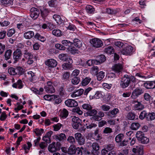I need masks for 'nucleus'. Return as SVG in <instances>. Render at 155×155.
<instances>
[{
    "instance_id": "obj_29",
    "label": "nucleus",
    "mask_w": 155,
    "mask_h": 155,
    "mask_svg": "<svg viewBox=\"0 0 155 155\" xmlns=\"http://www.w3.org/2000/svg\"><path fill=\"white\" fill-rule=\"evenodd\" d=\"M73 43L74 45L78 48H81L82 45V41L77 38L74 39V40Z\"/></svg>"
},
{
    "instance_id": "obj_17",
    "label": "nucleus",
    "mask_w": 155,
    "mask_h": 155,
    "mask_svg": "<svg viewBox=\"0 0 155 155\" xmlns=\"http://www.w3.org/2000/svg\"><path fill=\"white\" fill-rule=\"evenodd\" d=\"M84 91V90L81 89L75 91L71 94V96L73 98L80 96L83 93Z\"/></svg>"
},
{
    "instance_id": "obj_58",
    "label": "nucleus",
    "mask_w": 155,
    "mask_h": 155,
    "mask_svg": "<svg viewBox=\"0 0 155 155\" xmlns=\"http://www.w3.org/2000/svg\"><path fill=\"white\" fill-rule=\"evenodd\" d=\"M147 114L145 111L143 110L141 112L139 118L141 120H143L145 117L147 118Z\"/></svg>"
},
{
    "instance_id": "obj_28",
    "label": "nucleus",
    "mask_w": 155,
    "mask_h": 155,
    "mask_svg": "<svg viewBox=\"0 0 155 155\" xmlns=\"http://www.w3.org/2000/svg\"><path fill=\"white\" fill-rule=\"evenodd\" d=\"M124 138V135L122 134H120L115 137V140L117 143H121Z\"/></svg>"
},
{
    "instance_id": "obj_64",
    "label": "nucleus",
    "mask_w": 155,
    "mask_h": 155,
    "mask_svg": "<svg viewBox=\"0 0 155 155\" xmlns=\"http://www.w3.org/2000/svg\"><path fill=\"white\" fill-rule=\"evenodd\" d=\"M90 119L96 121H99L101 120V118L99 117L98 115H94L90 118Z\"/></svg>"
},
{
    "instance_id": "obj_43",
    "label": "nucleus",
    "mask_w": 155,
    "mask_h": 155,
    "mask_svg": "<svg viewBox=\"0 0 155 155\" xmlns=\"http://www.w3.org/2000/svg\"><path fill=\"white\" fill-rule=\"evenodd\" d=\"M136 115L135 114L132 112H129L127 114V118L128 120H133L134 119Z\"/></svg>"
},
{
    "instance_id": "obj_30",
    "label": "nucleus",
    "mask_w": 155,
    "mask_h": 155,
    "mask_svg": "<svg viewBox=\"0 0 155 155\" xmlns=\"http://www.w3.org/2000/svg\"><path fill=\"white\" fill-rule=\"evenodd\" d=\"M119 10H120L118 9L107 8L106 9V12L109 14L114 15L119 12Z\"/></svg>"
},
{
    "instance_id": "obj_59",
    "label": "nucleus",
    "mask_w": 155,
    "mask_h": 155,
    "mask_svg": "<svg viewBox=\"0 0 155 155\" xmlns=\"http://www.w3.org/2000/svg\"><path fill=\"white\" fill-rule=\"evenodd\" d=\"M149 139L144 136L142 138L140 142L142 143L145 144L149 142Z\"/></svg>"
},
{
    "instance_id": "obj_33",
    "label": "nucleus",
    "mask_w": 155,
    "mask_h": 155,
    "mask_svg": "<svg viewBox=\"0 0 155 155\" xmlns=\"http://www.w3.org/2000/svg\"><path fill=\"white\" fill-rule=\"evenodd\" d=\"M144 136V133L141 131H139L137 132L136 134V137L139 141L141 140L142 138Z\"/></svg>"
},
{
    "instance_id": "obj_45",
    "label": "nucleus",
    "mask_w": 155,
    "mask_h": 155,
    "mask_svg": "<svg viewBox=\"0 0 155 155\" xmlns=\"http://www.w3.org/2000/svg\"><path fill=\"white\" fill-rule=\"evenodd\" d=\"M16 74H18L19 75L23 74L24 72V71L23 68L21 67H16Z\"/></svg>"
},
{
    "instance_id": "obj_31",
    "label": "nucleus",
    "mask_w": 155,
    "mask_h": 155,
    "mask_svg": "<svg viewBox=\"0 0 155 155\" xmlns=\"http://www.w3.org/2000/svg\"><path fill=\"white\" fill-rule=\"evenodd\" d=\"M97 110L95 109L90 110L86 113L85 114L87 116H89L92 117L93 116L97 114Z\"/></svg>"
},
{
    "instance_id": "obj_56",
    "label": "nucleus",
    "mask_w": 155,
    "mask_h": 155,
    "mask_svg": "<svg viewBox=\"0 0 155 155\" xmlns=\"http://www.w3.org/2000/svg\"><path fill=\"white\" fill-rule=\"evenodd\" d=\"M82 107L84 109L87 111L92 109V106L89 104H84L82 105Z\"/></svg>"
},
{
    "instance_id": "obj_19",
    "label": "nucleus",
    "mask_w": 155,
    "mask_h": 155,
    "mask_svg": "<svg viewBox=\"0 0 155 155\" xmlns=\"http://www.w3.org/2000/svg\"><path fill=\"white\" fill-rule=\"evenodd\" d=\"M12 53V50H11L9 49L6 51L4 54L5 59L7 61L8 60V61L9 63H11V61L9 60L11 58Z\"/></svg>"
},
{
    "instance_id": "obj_20",
    "label": "nucleus",
    "mask_w": 155,
    "mask_h": 155,
    "mask_svg": "<svg viewBox=\"0 0 155 155\" xmlns=\"http://www.w3.org/2000/svg\"><path fill=\"white\" fill-rule=\"evenodd\" d=\"M23 52L25 58L27 60L29 59H33V56L32 53L28 52L26 49H25Z\"/></svg>"
},
{
    "instance_id": "obj_25",
    "label": "nucleus",
    "mask_w": 155,
    "mask_h": 155,
    "mask_svg": "<svg viewBox=\"0 0 155 155\" xmlns=\"http://www.w3.org/2000/svg\"><path fill=\"white\" fill-rule=\"evenodd\" d=\"M53 18L58 24L60 25L63 22V20L59 15L55 14L53 15Z\"/></svg>"
},
{
    "instance_id": "obj_47",
    "label": "nucleus",
    "mask_w": 155,
    "mask_h": 155,
    "mask_svg": "<svg viewBox=\"0 0 155 155\" xmlns=\"http://www.w3.org/2000/svg\"><path fill=\"white\" fill-rule=\"evenodd\" d=\"M44 130L42 129H39L38 128L35 129L34 130V132L37 136L41 135L43 133Z\"/></svg>"
},
{
    "instance_id": "obj_46",
    "label": "nucleus",
    "mask_w": 155,
    "mask_h": 155,
    "mask_svg": "<svg viewBox=\"0 0 155 155\" xmlns=\"http://www.w3.org/2000/svg\"><path fill=\"white\" fill-rule=\"evenodd\" d=\"M62 68L64 70L71 69L72 68V65L71 64L64 63L62 65Z\"/></svg>"
},
{
    "instance_id": "obj_62",
    "label": "nucleus",
    "mask_w": 155,
    "mask_h": 155,
    "mask_svg": "<svg viewBox=\"0 0 155 155\" xmlns=\"http://www.w3.org/2000/svg\"><path fill=\"white\" fill-rule=\"evenodd\" d=\"M72 123H81V120L78 117H76L75 116L73 117L72 119Z\"/></svg>"
},
{
    "instance_id": "obj_36",
    "label": "nucleus",
    "mask_w": 155,
    "mask_h": 155,
    "mask_svg": "<svg viewBox=\"0 0 155 155\" xmlns=\"http://www.w3.org/2000/svg\"><path fill=\"white\" fill-rule=\"evenodd\" d=\"M91 79L89 77H86L82 80L81 84L83 86H86L90 82Z\"/></svg>"
},
{
    "instance_id": "obj_9",
    "label": "nucleus",
    "mask_w": 155,
    "mask_h": 155,
    "mask_svg": "<svg viewBox=\"0 0 155 155\" xmlns=\"http://www.w3.org/2000/svg\"><path fill=\"white\" fill-rule=\"evenodd\" d=\"M30 16L34 19L38 18L40 14L39 10L35 8H31L30 10Z\"/></svg>"
},
{
    "instance_id": "obj_41",
    "label": "nucleus",
    "mask_w": 155,
    "mask_h": 155,
    "mask_svg": "<svg viewBox=\"0 0 155 155\" xmlns=\"http://www.w3.org/2000/svg\"><path fill=\"white\" fill-rule=\"evenodd\" d=\"M67 141L71 144V145H74L76 143V141L74 138L71 136H69L67 139Z\"/></svg>"
},
{
    "instance_id": "obj_24",
    "label": "nucleus",
    "mask_w": 155,
    "mask_h": 155,
    "mask_svg": "<svg viewBox=\"0 0 155 155\" xmlns=\"http://www.w3.org/2000/svg\"><path fill=\"white\" fill-rule=\"evenodd\" d=\"M122 65L120 64H115L112 67V70L118 72H120L122 70Z\"/></svg>"
},
{
    "instance_id": "obj_12",
    "label": "nucleus",
    "mask_w": 155,
    "mask_h": 155,
    "mask_svg": "<svg viewBox=\"0 0 155 155\" xmlns=\"http://www.w3.org/2000/svg\"><path fill=\"white\" fill-rule=\"evenodd\" d=\"M64 103L66 105L70 107H75L78 104L77 101L71 99H68L66 100Z\"/></svg>"
},
{
    "instance_id": "obj_52",
    "label": "nucleus",
    "mask_w": 155,
    "mask_h": 155,
    "mask_svg": "<svg viewBox=\"0 0 155 155\" xmlns=\"http://www.w3.org/2000/svg\"><path fill=\"white\" fill-rule=\"evenodd\" d=\"M15 32V30L14 28L9 29L7 31V35L8 37H11Z\"/></svg>"
},
{
    "instance_id": "obj_16",
    "label": "nucleus",
    "mask_w": 155,
    "mask_h": 155,
    "mask_svg": "<svg viewBox=\"0 0 155 155\" xmlns=\"http://www.w3.org/2000/svg\"><path fill=\"white\" fill-rule=\"evenodd\" d=\"M97 62L96 60H89L87 61L86 62H83L81 61V64L83 66H85L87 64L89 66H91L94 64H97Z\"/></svg>"
},
{
    "instance_id": "obj_42",
    "label": "nucleus",
    "mask_w": 155,
    "mask_h": 155,
    "mask_svg": "<svg viewBox=\"0 0 155 155\" xmlns=\"http://www.w3.org/2000/svg\"><path fill=\"white\" fill-rule=\"evenodd\" d=\"M85 9L86 12L89 14H91L94 12V8L91 5H88L86 6Z\"/></svg>"
},
{
    "instance_id": "obj_49",
    "label": "nucleus",
    "mask_w": 155,
    "mask_h": 155,
    "mask_svg": "<svg viewBox=\"0 0 155 155\" xmlns=\"http://www.w3.org/2000/svg\"><path fill=\"white\" fill-rule=\"evenodd\" d=\"M59 58L61 60L64 61H67L68 59L67 55L64 54H60L59 55Z\"/></svg>"
},
{
    "instance_id": "obj_32",
    "label": "nucleus",
    "mask_w": 155,
    "mask_h": 155,
    "mask_svg": "<svg viewBox=\"0 0 155 155\" xmlns=\"http://www.w3.org/2000/svg\"><path fill=\"white\" fill-rule=\"evenodd\" d=\"M68 115V111L65 109L64 108L61 111L60 116L62 118H66Z\"/></svg>"
},
{
    "instance_id": "obj_7",
    "label": "nucleus",
    "mask_w": 155,
    "mask_h": 155,
    "mask_svg": "<svg viewBox=\"0 0 155 155\" xmlns=\"http://www.w3.org/2000/svg\"><path fill=\"white\" fill-rule=\"evenodd\" d=\"M90 42L93 46L98 48L101 47L103 45V42L100 39L97 38H94L92 39Z\"/></svg>"
},
{
    "instance_id": "obj_23",
    "label": "nucleus",
    "mask_w": 155,
    "mask_h": 155,
    "mask_svg": "<svg viewBox=\"0 0 155 155\" xmlns=\"http://www.w3.org/2000/svg\"><path fill=\"white\" fill-rule=\"evenodd\" d=\"M23 86L21 80H18L16 82L12 84V87L14 88L20 89L22 88Z\"/></svg>"
},
{
    "instance_id": "obj_2",
    "label": "nucleus",
    "mask_w": 155,
    "mask_h": 155,
    "mask_svg": "<svg viewBox=\"0 0 155 155\" xmlns=\"http://www.w3.org/2000/svg\"><path fill=\"white\" fill-rule=\"evenodd\" d=\"M61 147V144L60 142H57L56 144L55 142H54L49 145L48 149L50 152H54L60 150Z\"/></svg>"
},
{
    "instance_id": "obj_40",
    "label": "nucleus",
    "mask_w": 155,
    "mask_h": 155,
    "mask_svg": "<svg viewBox=\"0 0 155 155\" xmlns=\"http://www.w3.org/2000/svg\"><path fill=\"white\" fill-rule=\"evenodd\" d=\"M70 76V73L67 72H64L62 76L61 79L64 81H66L68 80Z\"/></svg>"
},
{
    "instance_id": "obj_39",
    "label": "nucleus",
    "mask_w": 155,
    "mask_h": 155,
    "mask_svg": "<svg viewBox=\"0 0 155 155\" xmlns=\"http://www.w3.org/2000/svg\"><path fill=\"white\" fill-rule=\"evenodd\" d=\"M104 52L108 54H110L114 53V49L112 46H109L104 49Z\"/></svg>"
},
{
    "instance_id": "obj_3",
    "label": "nucleus",
    "mask_w": 155,
    "mask_h": 155,
    "mask_svg": "<svg viewBox=\"0 0 155 155\" xmlns=\"http://www.w3.org/2000/svg\"><path fill=\"white\" fill-rule=\"evenodd\" d=\"M143 93L144 91L140 87H137L132 91L131 97L132 99H135Z\"/></svg>"
},
{
    "instance_id": "obj_13",
    "label": "nucleus",
    "mask_w": 155,
    "mask_h": 155,
    "mask_svg": "<svg viewBox=\"0 0 155 155\" xmlns=\"http://www.w3.org/2000/svg\"><path fill=\"white\" fill-rule=\"evenodd\" d=\"M143 86L148 89H154L155 88V80L147 81L144 83Z\"/></svg>"
},
{
    "instance_id": "obj_55",
    "label": "nucleus",
    "mask_w": 155,
    "mask_h": 155,
    "mask_svg": "<svg viewBox=\"0 0 155 155\" xmlns=\"http://www.w3.org/2000/svg\"><path fill=\"white\" fill-rule=\"evenodd\" d=\"M68 51L72 54H75L78 53V50L74 47H70L68 48Z\"/></svg>"
},
{
    "instance_id": "obj_54",
    "label": "nucleus",
    "mask_w": 155,
    "mask_h": 155,
    "mask_svg": "<svg viewBox=\"0 0 155 155\" xmlns=\"http://www.w3.org/2000/svg\"><path fill=\"white\" fill-rule=\"evenodd\" d=\"M16 68L11 67L8 69V72L12 75H14L16 74Z\"/></svg>"
},
{
    "instance_id": "obj_34",
    "label": "nucleus",
    "mask_w": 155,
    "mask_h": 155,
    "mask_svg": "<svg viewBox=\"0 0 155 155\" xmlns=\"http://www.w3.org/2000/svg\"><path fill=\"white\" fill-rule=\"evenodd\" d=\"M52 34L57 37H60L62 36L61 31L59 29H55L52 31Z\"/></svg>"
},
{
    "instance_id": "obj_61",
    "label": "nucleus",
    "mask_w": 155,
    "mask_h": 155,
    "mask_svg": "<svg viewBox=\"0 0 155 155\" xmlns=\"http://www.w3.org/2000/svg\"><path fill=\"white\" fill-rule=\"evenodd\" d=\"M66 87L67 91L69 92L73 91L75 88V87L72 85H69L67 86Z\"/></svg>"
},
{
    "instance_id": "obj_37",
    "label": "nucleus",
    "mask_w": 155,
    "mask_h": 155,
    "mask_svg": "<svg viewBox=\"0 0 155 155\" xmlns=\"http://www.w3.org/2000/svg\"><path fill=\"white\" fill-rule=\"evenodd\" d=\"M140 125L138 123H133L130 126V128L133 130H137L140 127Z\"/></svg>"
},
{
    "instance_id": "obj_8",
    "label": "nucleus",
    "mask_w": 155,
    "mask_h": 155,
    "mask_svg": "<svg viewBox=\"0 0 155 155\" xmlns=\"http://www.w3.org/2000/svg\"><path fill=\"white\" fill-rule=\"evenodd\" d=\"M13 58L14 63H16L21 59L22 55L21 51L19 49H17L13 52Z\"/></svg>"
},
{
    "instance_id": "obj_53",
    "label": "nucleus",
    "mask_w": 155,
    "mask_h": 155,
    "mask_svg": "<svg viewBox=\"0 0 155 155\" xmlns=\"http://www.w3.org/2000/svg\"><path fill=\"white\" fill-rule=\"evenodd\" d=\"M58 92L60 96L61 97L64 96L65 95V90L64 89V87L61 86L60 87L58 90Z\"/></svg>"
},
{
    "instance_id": "obj_38",
    "label": "nucleus",
    "mask_w": 155,
    "mask_h": 155,
    "mask_svg": "<svg viewBox=\"0 0 155 155\" xmlns=\"http://www.w3.org/2000/svg\"><path fill=\"white\" fill-rule=\"evenodd\" d=\"M56 97V95H46L44 96V98L45 100L51 101Z\"/></svg>"
},
{
    "instance_id": "obj_60",
    "label": "nucleus",
    "mask_w": 155,
    "mask_h": 155,
    "mask_svg": "<svg viewBox=\"0 0 155 155\" xmlns=\"http://www.w3.org/2000/svg\"><path fill=\"white\" fill-rule=\"evenodd\" d=\"M28 74L29 77V80L31 81H33V77L35 75V73L32 71H29L28 72Z\"/></svg>"
},
{
    "instance_id": "obj_10",
    "label": "nucleus",
    "mask_w": 155,
    "mask_h": 155,
    "mask_svg": "<svg viewBox=\"0 0 155 155\" xmlns=\"http://www.w3.org/2000/svg\"><path fill=\"white\" fill-rule=\"evenodd\" d=\"M45 91L48 93H53L55 92V89L52 85V83L50 81L47 83V85L44 87Z\"/></svg>"
},
{
    "instance_id": "obj_14",
    "label": "nucleus",
    "mask_w": 155,
    "mask_h": 155,
    "mask_svg": "<svg viewBox=\"0 0 155 155\" xmlns=\"http://www.w3.org/2000/svg\"><path fill=\"white\" fill-rule=\"evenodd\" d=\"M46 65L49 67L54 68L56 66L57 64V61L53 59H49L45 61Z\"/></svg>"
},
{
    "instance_id": "obj_18",
    "label": "nucleus",
    "mask_w": 155,
    "mask_h": 155,
    "mask_svg": "<svg viewBox=\"0 0 155 155\" xmlns=\"http://www.w3.org/2000/svg\"><path fill=\"white\" fill-rule=\"evenodd\" d=\"M34 35V33L31 31H27L25 32L23 34L24 37L27 39H30Z\"/></svg>"
},
{
    "instance_id": "obj_15",
    "label": "nucleus",
    "mask_w": 155,
    "mask_h": 155,
    "mask_svg": "<svg viewBox=\"0 0 155 155\" xmlns=\"http://www.w3.org/2000/svg\"><path fill=\"white\" fill-rule=\"evenodd\" d=\"M92 150H91L92 153L94 155H98L99 152L98 150L100 149V147L98 144L96 143H94L92 145Z\"/></svg>"
},
{
    "instance_id": "obj_63",
    "label": "nucleus",
    "mask_w": 155,
    "mask_h": 155,
    "mask_svg": "<svg viewBox=\"0 0 155 155\" xmlns=\"http://www.w3.org/2000/svg\"><path fill=\"white\" fill-rule=\"evenodd\" d=\"M55 46L56 48L60 50H64L65 49V48L64 46L60 44H56Z\"/></svg>"
},
{
    "instance_id": "obj_1",
    "label": "nucleus",
    "mask_w": 155,
    "mask_h": 155,
    "mask_svg": "<svg viewBox=\"0 0 155 155\" xmlns=\"http://www.w3.org/2000/svg\"><path fill=\"white\" fill-rule=\"evenodd\" d=\"M136 79L134 76L130 77L127 75H125L122 78L120 83V87L122 88H125L129 86L131 81L134 83Z\"/></svg>"
},
{
    "instance_id": "obj_50",
    "label": "nucleus",
    "mask_w": 155,
    "mask_h": 155,
    "mask_svg": "<svg viewBox=\"0 0 155 155\" xmlns=\"http://www.w3.org/2000/svg\"><path fill=\"white\" fill-rule=\"evenodd\" d=\"M80 81V78L78 77H75L71 80L72 83L74 85L78 84Z\"/></svg>"
},
{
    "instance_id": "obj_21",
    "label": "nucleus",
    "mask_w": 155,
    "mask_h": 155,
    "mask_svg": "<svg viewBox=\"0 0 155 155\" xmlns=\"http://www.w3.org/2000/svg\"><path fill=\"white\" fill-rule=\"evenodd\" d=\"M13 0H0L1 5L5 6L7 7L12 5Z\"/></svg>"
},
{
    "instance_id": "obj_22",
    "label": "nucleus",
    "mask_w": 155,
    "mask_h": 155,
    "mask_svg": "<svg viewBox=\"0 0 155 155\" xmlns=\"http://www.w3.org/2000/svg\"><path fill=\"white\" fill-rule=\"evenodd\" d=\"M77 148L74 145H71L68 150V153L70 155H73L76 152Z\"/></svg>"
},
{
    "instance_id": "obj_57",
    "label": "nucleus",
    "mask_w": 155,
    "mask_h": 155,
    "mask_svg": "<svg viewBox=\"0 0 155 155\" xmlns=\"http://www.w3.org/2000/svg\"><path fill=\"white\" fill-rule=\"evenodd\" d=\"M62 45L66 46H70L71 45L72 43L69 41L67 40H63L61 41Z\"/></svg>"
},
{
    "instance_id": "obj_51",
    "label": "nucleus",
    "mask_w": 155,
    "mask_h": 155,
    "mask_svg": "<svg viewBox=\"0 0 155 155\" xmlns=\"http://www.w3.org/2000/svg\"><path fill=\"white\" fill-rule=\"evenodd\" d=\"M101 109L104 111H107L110 109V107L108 105L103 104L100 107Z\"/></svg>"
},
{
    "instance_id": "obj_11",
    "label": "nucleus",
    "mask_w": 155,
    "mask_h": 155,
    "mask_svg": "<svg viewBox=\"0 0 155 155\" xmlns=\"http://www.w3.org/2000/svg\"><path fill=\"white\" fill-rule=\"evenodd\" d=\"M132 103H135L134 106V109L135 110H141L144 108V106L141 102L137 101H133Z\"/></svg>"
},
{
    "instance_id": "obj_35",
    "label": "nucleus",
    "mask_w": 155,
    "mask_h": 155,
    "mask_svg": "<svg viewBox=\"0 0 155 155\" xmlns=\"http://www.w3.org/2000/svg\"><path fill=\"white\" fill-rule=\"evenodd\" d=\"M155 119V113L154 112L149 113L147 114V119L148 120H153Z\"/></svg>"
},
{
    "instance_id": "obj_26",
    "label": "nucleus",
    "mask_w": 155,
    "mask_h": 155,
    "mask_svg": "<svg viewBox=\"0 0 155 155\" xmlns=\"http://www.w3.org/2000/svg\"><path fill=\"white\" fill-rule=\"evenodd\" d=\"M54 138L57 140L61 141L65 140L66 139V137L64 134L61 133L60 134L54 135Z\"/></svg>"
},
{
    "instance_id": "obj_44",
    "label": "nucleus",
    "mask_w": 155,
    "mask_h": 155,
    "mask_svg": "<svg viewBox=\"0 0 155 155\" xmlns=\"http://www.w3.org/2000/svg\"><path fill=\"white\" fill-rule=\"evenodd\" d=\"M104 72L103 71H100L97 74V79L99 81H101L104 77Z\"/></svg>"
},
{
    "instance_id": "obj_6",
    "label": "nucleus",
    "mask_w": 155,
    "mask_h": 155,
    "mask_svg": "<svg viewBox=\"0 0 155 155\" xmlns=\"http://www.w3.org/2000/svg\"><path fill=\"white\" fill-rule=\"evenodd\" d=\"M119 110L117 108H114L112 110L105 113V114L109 119L115 117L117 114L119 113Z\"/></svg>"
},
{
    "instance_id": "obj_48",
    "label": "nucleus",
    "mask_w": 155,
    "mask_h": 155,
    "mask_svg": "<svg viewBox=\"0 0 155 155\" xmlns=\"http://www.w3.org/2000/svg\"><path fill=\"white\" fill-rule=\"evenodd\" d=\"M130 140V138H129L128 139H124L123 141L120 143V146L122 147L126 146L129 142V140Z\"/></svg>"
},
{
    "instance_id": "obj_27",
    "label": "nucleus",
    "mask_w": 155,
    "mask_h": 155,
    "mask_svg": "<svg viewBox=\"0 0 155 155\" xmlns=\"http://www.w3.org/2000/svg\"><path fill=\"white\" fill-rule=\"evenodd\" d=\"M96 60L97 62V64L102 63L106 60V57L104 55H101L97 57Z\"/></svg>"
},
{
    "instance_id": "obj_4",
    "label": "nucleus",
    "mask_w": 155,
    "mask_h": 155,
    "mask_svg": "<svg viewBox=\"0 0 155 155\" xmlns=\"http://www.w3.org/2000/svg\"><path fill=\"white\" fill-rule=\"evenodd\" d=\"M74 137L80 145H84L85 142V139L81 134L80 133H77L74 134Z\"/></svg>"
},
{
    "instance_id": "obj_5",
    "label": "nucleus",
    "mask_w": 155,
    "mask_h": 155,
    "mask_svg": "<svg viewBox=\"0 0 155 155\" xmlns=\"http://www.w3.org/2000/svg\"><path fill=\"white\" fill-rule=\"evenodd\" d=\"M134 52V48L130 45H128L124 48L121 51L122 54L126 55H130Z\"/></svg>"
}]
</instances>
